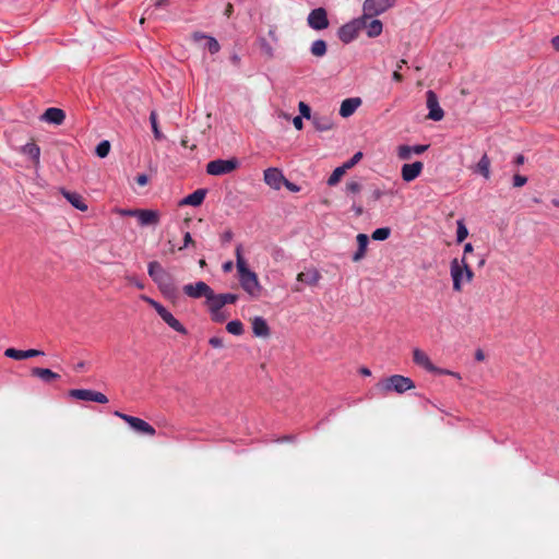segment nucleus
<instances>
[{"label":"nucleus","instance_id":"680f3d73","mask_svg":"<svg viewBox=\"0 0 559 559\" xmlns=\"http://www.w3.org/2000/svg\"><path fill=\"white\" fill-rule=\"evenodd\" d=\"M525 162V157L522 154H519L514 157L515 165H522Z\"/></svg>","mask_w":559,"mask_h":559},{"label":"nucleus","instance_id":"ddd939ff","mask_svg":"<svg viewBox=\"0 0 559 559\" xmlns=\"http://www.w3.org/2000/svg\"><path fill=\"white\" fill-rule=\"evenodd\" d=\"M320 278H321V274L314 267H311L304 272H300L297 275V283L293 286V290L300 293V292H302V286H301L302 284H306L309 286H314L318 284Z\"/></svg>","mask_w":559,"mask_h":559},{"label":"nucleus","instance_id":"c03bdc74","mask_svg":"<svg viewBox=\"0 0 559 559\" xmlns=\"http://www.w3.org/2000/svg\"><path fill=\"white\" fill-rule=\"evenodd\" d=\"M360 189H361V186H360V183H359V182H357V181H349V182H347V185H346V191H347L348 193H357V192H359V191H360Z\"/></svg>","mask_w":559,"mask_h":559},{"label":"nucleus","instance_id":"1a4fd4ad","mask_svg":"<svg viewBox=\"0 0 559 559\" xmlns=\"http://www.w3.org/2000/svg\"><path fill=\"white\" fill-rule=\"evenodd\" d=\"M395 0H365L362 10L366 17H373L392 8Z\"/></svg>","mask_w":559,"mask_h":559},{"label":"nucleus","instance_id":"5fc2aeb1","mask_svg":"<svg viewBox=\"0 0 559 559\" xmlns=\"http://www.w3.org/2000/svg\"><path fill=\"white\" fill-rule=\"evenodd\" d=\"M127 280L133 284L134 286H136L139 289H143L144 288V284L142 281L138 280L136 277L134 276H128Z\"/></svg>","mask_w":559,"mask_h":559},{"label":"nucleus","instance_id":"9b49d317","mask_svg":"<svg viewBox=\"0 0 559 559\" xmlns=\"http://www.w3.org/2000/svg\"><path fill=\"white\" fill-rule=\"evenodd\" d=\"M307 23L314 31H322L329 27L328 13L324 8H317L310 11Z\"/></svg>","mask_w":559,"mask_h":559},{"label":"nucleus","instance_id":"0e129e2a","mask_svg":"<svg viewBox=\"0 0 559 559\" xmlns=\"http://www.w3.org/2000/svg\"><path fill=\"white\" fill-rule=\"evenodd\" d=\"M473 250H474V249H473L472 243H469V242L465 243V246H464V255H463V257H465V258H466V254H467V253H472V252H473Z\"/></svg>","mask_w":559,"mask_h":559},{"label":"nucleus","instance_id":"b1692460","mask_svg":"<svg viewBox=\"0 0 559 559\" xmlns=\"http://www.w3.org/2000/svg\"><path fill=\"white\" fill-rule=\"evenodd\" d=\"M192 37L194 41L204 40V48L207 49L212 55L217 53L221 49L219 43L212 36L195 32Z\"/></svg>","mask_w":559,"mask_h":559},{"label":"nucleus","instance_id":"72a5a7b5","mask_svg":"<svg viewBox=\"0 0 559 559\" xmlns=\"http://www.w3.org/2000/svg\"><path fill=\"white\" fill-rule=\"evenodd\" d=\"M110 152V142L107 141V140H103L100 141L96 148H95V153L96 155L99 157V158H105L108 156Z\"/></svg>","mask_w":559,"mask_h":559},{"label":"nucleus","instance_id":"0eeeda50","mask_svg":"<svg viewBox=\"0 0 559 559\" xmlns=\"http://www.w3.org/2000/svg\"><path fill=\"white\" fill-rule=\"evenodd\" d=\"M114 415L124 420L138 433L146 436H154L156 433L152 425L139 417L127 415L119 411L114 412Z\"/></svg>","mask_w":559,"mask_h":559},{"label":"nucleus","instance_id":"c756f323","mask_svg":"<svg viewBox=\"0 0 559 559\" xmlns=\"http://www.w3.org/2000/svg\"><path fill=\"white\" fill-rule=\"evenodd\" d=\"M22 152L35 163H39L40 148L35 143H27L22 147Z\"/></svg>","mask_w":559,"mask_h":559},{"label":"nucleus","instance_id":"6e6552de","mask_svg":"<svg viewBox=\"0 0 559 559\" xmlns=\"http://www.w3.org/2000/svg\"><path fill=\"white\" fill-rule=\"evenodd\" d=\"M362 26L364 20H353L338 28L337 36L342 43L349 44L356 39Z\"/></svg>","mask_w":559,"mask_h":559},{"label":"nucleus","instance_id":"58836bf2","mask_svg":"<svg viewBox=\"0 0 559 559\" xmlns=\"http://www.w3.org/2000/svg\"><path fill=\"white\" fill-rule=\"evenodd\" d=\"M4 356L16 360H22L24 359V350L10 347L4 350Z\"/></svg>","mask_w":559,"mask_h":559},{"label":"nucleus","instance_id":"4d7b16f0","mask_svg":"<svg viewBox=\"0 0 559 559\" xmlns=\"http://www.w3.org/2000/svg\"><path fill=\"white\" fill-rule=\"evenodd\" d=\"M284 186L292 192H298L300 190V188L296 183H293L287 179H285Z\"/></svg>","mask_w":559,"mask_h":559},{"label":"nucleus","instance_id":"864d4df0","mask_svg":"<svg viewBox=\"0 0 559 559\" xmlns=\"http://www.w3.org/2000/svg\"><path fill=\"white\" fill-rule=\"evenodd\" d=\"M383 195H384V191L379 188H376L371 191V198L373 201L380 200Z\"/></svg>","mask_w":559,"mask_h":559},{"label":"nucleus","instance_id":"69168bd1","mask_svg":"<svg viewBox=\"0 0 559 559\" xmlns=\"http://www.w3.org/2000/svg\"><path fill=\"white\" fill-rule=\"evenodd\" d=\"M392 79L396 82H401L403 80L402 74L399 72V70H395L393 72Z\"/></svg>","mask_w":559,"mask_h":559},{"label":"nucleus","instance_id":"f704fd0d","mask_svg":"<svg viewBox=\"0 0 559 559\" xmlns=\"http://www.w3.org/2000/svg\"><path fill=\"white\" fill-rule=\"evenodd\" d=\"M391 235V229L389 227H380L373 230L371 237L373 240L383 241L386 240Z\"/></svg>","mask_w":559,"mask_h":559},{"label":"nucleus","instance_id":"37998d69","mask_svg":"<svg viewBox=\"0 0 559 559\" xmlns=\"http://www.w3.org/2000/svg\"><path fill=\"white\" fill-rule=\"evenodd\" d=\"M298 108H299V112H300L299 117L308 119V120H312L313 115L311 114V108L309 107V105H307L304 102H300L298 105Z\"/></svg>","mask_w":559,"mask_h":559},{"label":"nucleus","instance_id":"dca6fc26","mask_svg":"<svg viewBox=\"0 0 559 559\" xmlns=\"http://www.w3.org/2000/svg\"><path fill=\"white\" fill-rule=\"evenodd\" d=\"M413 360H414V362L416 365L421 366L423 368H425L429 372H432V373H436V374H441L442 372H444L441 368L436 367L431 362V360L428 357V355L425 352H423L421 349H419V348H415L413 350Z\"/></svg>","mask_w":559,"mask_h":559},{"label":"nucleus","instance_id":"ea45409f","mask_svg":"<svg viewBox=\"0 0 559 559\" xmlns=\"http://www.w3.org/2000/svg\"><path fill=\"white\" fill-rule=\"evenodd\" d=\"M413 151L409 145H400L397 147V156L400 159L406 160L412 157Z\"/></svg>","mask_w":559,"mask_h":559},{"label":"nucleus","instance_id":"f3484780","mask_svg":"<svg viewBox=\"0 0 559 559\" xmlns=\"http://www.w3.org/2000/svg\"><path fill=\"white\" fill-rule=\"evenodd\" d=\"M285 177L278 168H267L264 170V182L274 190H280L284 185Z\"/></svg>","mask_w":559,"mask_h":559},{"label":"nucleus","instance_id":"338daca9","mask_svg":"<svg viewBox=\"0 0 559 559\" xmlns=\"http://www.w3.org/2000/svg\"><path fill=\"white\" fill-rule=\"evenodd\" d=\"M168 3H169V0H156L155 7L163 8V7H166Z\"/></svg>","mask_w":559,"mask_h":559},{"label":"nucleus","instance_id":"39448f33","mask_svg":"<svg viewBox=\"0 0 559 559\" xmlns=\"http://www.w3.org/2000/svg\"><path fill=\"white\" fill-rule=\"evenodd\" d=\"M378 386L380 390L384 392H396L399 394H402L413 388H415L414 381L408 378L401 374H393L389 378L383 379L378 383Z\"/></svg>","mask_w":559,"mask_h":559},{"label":"nucleus","instance_id":"a19ab883","mask_svg":"<svg viewBox=\"0 0 559 559\" xmlns=\"http://www.w3.org/2000/svg\"><path fill=\"white\" fill-rule=\"evenodd\" d=\"M362 158V152H356L347 162H345L342 166L348 170L353 168L356 164H358Z\"/></svg>","mask_w":559,"mask_h":559},{"label":"nucleus","instance_id":"393cba45","mask_svg":"<svg viewBox=\"0 0 559 559\" xmlns=\"http://www.w3.org/2000/svg\"><path fill=\"white\" fill-rule=\"evenodd\" d=\"M361 99L358 97L346 98L342 102L340 107V116L347 118L352 116L356 109L360 106Z\"/></svg>","mask_w":559,"mask_h":559},{"label":"nucleus","instance_id":"a878e982","mask_svg":"<svg viewBox=\"0 0 559 559\" xmlns=\"http://www.w3.org/2000/svg\"><path fill=\"white\" fill-rule=\"evenodd\" d=\"M60 191L73 207L82 212H85L87 210V204L85 203L81 194L68 191L63 188Z\"/></svg>","mask_w":559,"mask_h":559},{"label":"nucleus","instance_id":"79ce46f5","mask_svg":"<svg viewBox=\"0 0 559 559\" xmlns=\"http://www.w3.org/2000/svg\"><path fill=\"white\" fill-rule=\"evenodd\" d=\"M211 318L214 322L222 323L227 319V314L222 310H214L213 308H209Z\"/></svg>","mask_w":559,"mask_h":559},{"label":"nucleus","instance_id":"6ab92c4d","mask_svg":"<svg viewBox=\"0 0 559 559\" xmlns=\"http://www.w3.org/2000/svg\"><path fill=\"white\" fill-rule=\"evenodd\" d=\"M40 119L45 122L60 126L66 119V112L57 107H50L45 110V112L41 115Z\"/></svg>","mask_w":559,"mask_h":559},{"label":"nucleus","instance_id":"13d9d810","mask_svg":"<svg viewBox=\"0 0 559 559\" xmlns=\"http://www.w3.org/2000/svg\"><path fill=\"white\" fill-rule=\"evenodd\" d=\"M293 124L297 130H301L304 127L302 118L297 116L293 119Z\"/></svg>","mask_w":559,"mask_h":559},{"label":"nucleus","instance_id":"9d476101","mask_svg":"<svg viewBox=\"0 0 559 559\" xmlns=\"http://www.w3.org/2000/svg\"><path fill=\"white\" fill-rule=\"evenodd\" d=\"M68 394L70 397L80 401L95 402L99 404L108 403V397L104 393L90 389H72Z\"/></svg>","mask_w":559,"mask_h":559},{"label":"nucleus","instance_id":"7ed1b4c3","mask_svg":"<svg viewBox=\"0 0 559 559\" xmlns=\"http://www.w3.org/2000/svg\"><path fill=\"white\" fill-rule=\"evenodd\" d=\"M450 274L453 282V290L461 292L463 282H471L474 273L466 262L465 257L461 260L453 259L450 263Z\"/></svg>","mask_w":559,"mask_h":559},{"label":"nucleus","instance_id":"4be33fe9","mask_svg":"<svg viewBox=\"0 0 559 559\" xmlns=\"http://www.w3.org/2000/svg\"><path fill=\"white\" fill-rule=\"evenodd\" d=\"M311 122H312L314 129L320 132L329 131L334 126L332 116L319 115L317 112L313 114Z\"/></svg>","mask_w":559,"mask_h":559},{"label":"nucleus","instance_id":"412c9836","mask_svg":"<svg viewBox=\"0 0 559 559\" xmlns=\"http://www.w3.org/2000/svg\"><path fill=\"white\" fill-rule=\"evenodd\" d=\"M359 20H364L362 28L366 29V34L370 38H374L382 33V22L378 19L371 20V17H366L365 15Z\"/></svg>","mask_w":559,"mask_h":559},{"label":"nucleus","instance_id":"473e14b6","mask_svg":"<svg viewBox=\"0 0 559 559\" xmlns=\"http://www.w3.org/2000/svg\"><path fill=\"white\" fill-rule=\"evenodd\" d=\"M226 330L233 335H241L243 333V324L239 320H231L227 323Z\"/></svg>","mask_w":559,"mask_h":559},{"label":"nucleus","instance_id":"a211bd4d","mask_svg":"<svg viewBox=\"0 0 559 559\" xmlns=\"http://www.w3.org/2000/svg\"><path fill=\"white\" fill-rule=\"evenodd\" d=\"M159 212L156 210H138L136 218L141 226L157 225L159 223Z\"/></svg>","mask_w":559,"mask_h":559},{"label":"nucleus","instance_id":"c9c22d12","mask_svg":"<svg viewBox=\"0 0 559 559\" xmlns=\"http://www.w3.org/2000/svg\"><path fill=\"white\" fill-rule=\"evenodd\" d=\"M150 122L152 126V131H153L154 138L156 140H162L164 138V134L160 132V130L158 128L157 114L155 111H152L150 114Z\"/></svg>","mask_w":559,"mask_h":559},{"label":"nucleus","instance_id":"5701e85b","mask_svg":"<svg viewBox=\"0 0 559 559\" xmlns=\"http://www.w3.org/2000/svg\"><path fill=\"white\" fill-rule=\"evenodd\" d=\"M206 189H197L192 193L185 197L180 202L179 205H190V206H200L205 197H206Z\"/></svg>","mask_w":559,"mask_h":559},{"label":"nucleus","instance_id":"e433bc0d","mask_svg":"<svg viewBox=\"0 0 559 559\" xmlns=\"http://www.w3.org/2000/svg\"><path fill=\"white\" fill-rule=\"evenodd\" d=\"M457 229H456V241L462 242L464 241L468 236V229L466 228L463 219H459L456 222Z\"/></svg>","mask_w":559,"mask_h":559},{"label":"nucleus","instance_id":"bb28decb","mask_svg":"<svg viewBox=\"0 0 559 559\" xmlns=\"http://www.w3.org/2000/svg\"><path fill=\"white\" fill-rule=\"evenodd\" d=\"M252 332L258 337H267L270 328L266 320L262 317H254L252 320Z\"/></svg>","mask_w":559,"mask_h":559},{"label":"nucleus","instance_id":"2f4dec72","mask_svg":"<svg viewBox=\"0 0 559 559\" xmlns=\"http://www.w3.org/2000/svg\"><path fill=\"white\" fill-rule=\"evenodd\" d=\"M345 173H346V169L343 166L336 167L333 170V173L331 174V176L329 177L328 185L330 187L336 186Z\"/></svg>","mask_w":559,"mask_h":559},{"label":"nucleus","instance_id":"e2e57ef3","mask_svg":"<svg viewBox=\"0 0 559 559\" xmlns=\"http://www.w3.org/2000/svg\"><path fill=\"white\" fill-rule=\"evenodd\" d=\"M475 359L478 361H483L485 359V354L481 349H477L475 353Z\"/></svg>","mask_w":559,"mask_h":559},{"label":"nucleus","instance_id":"6e6d98bb","mask_svg":"<svg viewBox=\"0 0 559 559\" xmlns=\"http://www.w3.org/2000/svg\"><path fill=\"white\" fill-rule=\"evenodd\" d=\"M428 145H423V144H419V145H414L412 146V151H413V154H421L424 152H426L428 150Z\"/></svg>","mask_w":559,"mask_h":559},{"label":"nucleus","instance_id":"20e7f679","mask_svg":"<svg viewBox=\"0 0 559 559\" xmlns=\"http://www.w3.org/2000/svg\"><path fill=\"white\" fill-rule=\"evenodd\" d=\"M141 299L148 304L152 308H154L157 314L170 329L182 335L188 334V330L185 328V325L179 320H177L174 317V314L169 310H167L162 304L146 295H142Z\"/></svg>","mask_w":559,"mask_h":559},{"label":"nucleus","instance_id":"cd10ccee","mask_svg":"<svg viewBox=\"0 0 559 559\" xmlns=\"http://www.w3.org/2000/svg\"><path fill=\"white\" fill-rule=\"evenodd\" d=\"M33 377L40 379L45 383H50L60 378V376L48 368L34 367L31 370Z\"/></svg>","mask_w":559,"mask_h":559},{"label":"nucleus","instance_id":"09e8293b","mask_svg":"<svg viewBox=\"0 0 559 559\" xmlns=\"http://www.w3.org/2000/svg\"><path fill=\"white\" fill-rule=\"evenodd\" d=\"M194 241L191 237V234L189 231H187L185 235H183V243L182 246L179 248V250H183L186 248H188L190 245H193Z\"/></svg>","mask_w":559,"mask_h":559},{"label":"nucleus","instance_id":"052dcab7","mask_svg":"<svg viewBox=\"0 0 559 559\" xmlns=\"http://www.w3.org/2000/svg\"><path fill=\"white\" fill-rule=\"evenodd\" d=\"M551 45L556 51H559V35L551 38Z\"/></svg>","mask_w":559,"mask_h":559},{"label":"nucleus","instance_id":"423d86ee","mask_svg":"<svg viewBox=\"0 0 559 559\" xmlns=\"http://www.w3.org/2000/svg\"><path fill=\"white\" fill-rule=\"evenodd\" d=\"M239 167V160L236 157L229 159H214L207 163L206 173L211 176H224L233 173Z\"/></svg>","mask_w":559,"mask_h":559},{"label":"nucleus","instance_id":"4468645a","mask_svg":"<svg viewBox=\"0 0 559 559\" xmlns=\"http://www.w3.org/2000/svg\"><path fill=\"white\" fill-rule=\"evenodd\" d=\"M426 105L429 110L427 118L433 121H440L444 117V111L439 105L437 94L429 90L426 93Z\"/></svg>","mask_w":559,"mask_h":559},{"label":"nucleus","instance_id":"c85d7f7f","mask_svg":"<svg viewBox=\"0 0 559 559\" xmlns=\"http://www.w3.org/2000/svg\"><path fill=\"white\" fill-rule=\"evenodd\" d=\"M473 173L483 176L486 180L490 178V158L487 154H484L473 167Z\"/></svg>","mask_w":559,"mask_h":559},{"label":"nucleus","instance_id":"603ef678","mask_svg":"<svg viewBox=\"0 0 559 559\" xmlns=\"http://www.w3.org/2000/svg\"><path fill=\"white\" fill-rule=\"evenodd\" d=\"M135 181H136V183H138L139 186H142V187H143V186L147 185V182H148V177H147V175H145V174H139V175L135 177Z\"/></svg>","mask_w":559,"mask_h":559},{"label":"nucleus","instance_id":"2eb2a0df","mask_svg":"<svg viewBox=\"0 0 559 559\" xmlns=\"http://www.w3.org/2000/svg\"><path fill=\"white\" fill-rule=\"evenodd\" d=\"M237 300H238V296L236 294H231V293L215 294L212 290V294L209 297L207 307L213 308L214 310H219L225 305L235 304Z\"/></svg>","mask_w":559,"mask_h":559},{"label":"nucleus","instance_id":"aec40b11","mask_svg":"<svg viewBox=\"0 0 559 559\" xmlns=\"http://www.w3.org/2000/svg\"><path fill=\"white\" fill-rule=\"evenodd\" d=\"M421 162H414L412 164H404L402 166V178L406 182H411L416 179L423 170Z\"/></svg>","mask_w":559,"mask_h":559},{"label":"nucleus","instance_id":"f03ea898","mask_svg":"<svg viewBox=\"0 0 559 559\" xmlns=\"http://www.w3.org/2000/svg\"><path fill=\"white\" fill-rule=\"evenodd\" d=\"M147 273L164 297L168 299H176L178 297V287L174 282V277L159 262H150L147 264Z\"/></svg>","mask_w":559,"mask_h":559},{"label":"nucleus","instance_id":"a18cd8bd","mask_svg":"<svg viewBox=\"0 0 559 559\" xmlns=\"http://www.w3.org/2000/svg\"><path fill=\"white\" fill-rule=\"evenodd\" d=\"M357 242H358V248L366 250L367 246H368V242H369V238L365 234H358L357 235Z\"/></svg>","mask_w":559,"mask_h":559},{"label":"nucleus","instance_id":"7c9ffc66","mask_svg":"<svg viewBox=\"0 0 559 559\" xmlns=\"http://www.w3.org/2000/svg\"><path fill=\"white\" fill-rule=\"evenodd\" d=\"M328 47L326 43L323 39H317L311 44L310 52L314 57H323L326 53Z\"/></svg>","mask_w":559,"mask_h":559},{"label":"nucleus","instance_id":"bf43d9fd","mask_svg":"<svg viewBox=\"0 0 559 559\" xmlns=\"http://www.w3.org/2000/svg\"><path fill=\"white\" fill-rule=\"evenodd\" d=\"M365 253H366L365 249L358 248L357 251L353 255V260L354 261H359L360 259L364 258Z\"/></svg>","mask_w":559,"mask_h":559},{"label":"nucleus","instance_id":"3c124183","mask_svg":"<svg viewBox=\"0 0 559 559\" xmlns=\"http://www.w3.org/2000/svg\"><path fill=\"white\" fill-rule=\"evenodd\" d=\"M44 355V352L39 349H27L24 350V359Z\"/></svg>","mask_w":559,"mask_h":559},{"label":"nucleus","instance_id":"f257e3e1","mask_svg":"<svg viewBox=\"0 0 559 559\" xmlns=\"http://www.w3.org/2000/svg\"><path fill=\"white\" fill-rule=\"evenodd\" d=\"M236 266L238 271L239 282L242 289L252 297H258L261 292L257 274L248 267L247 261L242 254V246L238 245L235 250Z\"/></svg>","mask_w":559,"mask_h":559},{"label":"nucleus","instance_id":"774afa93","mask_svg":"<svg viewBox=\"0 0 559 559\" xmlns=\"http://www.w3.org/2000/svg\"><path fill=\"white\" fill-rule=\"evenodd\" d=\"M230 60L236 66H238L240 63V57L236 53L230 57Z\"/></svg>","mask_w":559,"mask_h":559},{"label":"nucleus","instance_id":"49530a36","mask_svg":"<svg viewBox=\"0 0 559 559\" xmlns=\"http://www.w3.org/2000/svg\"><path fill=\"white\" fill-rule=\"evenodd\" d=\"M527 182V177L522 175H514L513 176V186L516 188L523 187Z\"/></svg>","mask_w":559,"mask_h":559},{"label":"nucleus","instance_id":"4c0bfd02","mask_svg":"<svg viewBox=\"0 0 559 559\" xmlns=\"http://www.w3.org/2000/svg\"><path fill=\"white\" fill-rule=\"evenodd\" d=\"M259 46H260L261 51L269 58H272L274 56V49H273L272 45L265 38H261L259 40Z\"/></svg>","mask_w":559,"mask_h":559},{"label":"nucleus","instance_id":"de8ad7c7","mask_svg":"<svg viewBox=\"0 0 559 559\" xmlns=\"http://www.w3.org/2000/svg\"><path fill=\"white\" fill-rule=\"evenodd\" d=\"M209 344L214 348H222L224 346L223 338L219 336H212L209 340Z\"/></svg>","mask_w":559,"mask_h":559},{"label":"nucleus","instance_id":"f8f14e48","mask_svg":"<svg viewBox=\"0 0 559 559\" xmlns=\"http://www.w3.org/2000/svg\"><path fill=\"white\" fill-rule=\"evenodd\" d=\"M182 290L190 298L199 299L205 297L207 304L213 289L205 282L199 281L194 284H186Z\"/></svg>","mask_w":559,"mask_h":559},{"label":"nucleus","instance_id":"8fccbe9b","mask_svg":"<svg viewBox=\"0 0 559 559\" xmlns=\"http://www.w3.org/2000/svg\"><path fill=\"white\" fill-rule=\"evenodd\" d=\"M138 210H139V209H120V210L118 211V213H119L121 216H131V217H136Z\"/></svg>","mask_w":559,"mask_h":559}]
</instances>
